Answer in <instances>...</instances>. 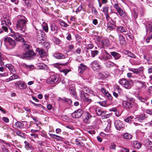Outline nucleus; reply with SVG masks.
Here are the masks:
<instances>
[{"instance_id":"obj_6","label":"nucleus","mask_w":152,"mask_h":152,"mask_svg":"<svg viewBox=\"0 0 152 152\" xmlns=\"http://www.w3.org/2000/svg\"><path fill=\"white\" fill-rule=\"evenodd\" d=\"M148 23L146 28L147 30L149 31L150 36L146 39V41L147 43L149 42L150 40L152 38V22H149Z\"/></svg>"},{"instance_id":"obj_21","label":"nucleus","mask_w":152,"mask_h":152,"mask_svg":"<svg viewBox=\"0 0 152 152\" xmlns=\"http://www.w3.org/2000/svg\"><path fill=\"white\" fill-rule=\"evenodd\" d=\"M71 85H72V86L70 87L69 91L71 94L73 96H75L76 95V92L74 83L72 82Z\"/></svg>"},{"instance_id":"obj_38","label":"nucleus","mask_w":152,"mask_h":152,"mask_svg":"<svg viewBox=\"0 0 152 152\" xmlns=\"http://www.w3.org/2000/svg\"><path fill=\"white\" fill-rule=\"evenodd\" d=\"M133 145L134 148L136 149H139L141 147L142 144L137 141H135L133 142Z\"/></svg>"},{"instance_id":"obj_10","label":"nucleus","mask_w":152,"mask_h":152,"mask_svg":"<svg viewBox=\"0 0 152 152\" xmlns=\"http://www.w3.org/2000/svg\"><path fill=\"white\" fill-rule=\"evenodd\" d=\"M134 82L136 83L137 87L139 89H144L146 87V85L145 82L137 80H135Z\"/></svg>"},{"instance_id":"obj_51","label":"nucleus","mask_w":152,"mask_h":152,"mask_svg":"<svg viewBox=\"0 0 152 152\" xmlns=\"http://www.w3.org/2000/svg\"><path fill=\"white\" fill-rule=\"evenodd\" d=\"M127 54L128 56H129L131 58H135L136 57V56L134 54L132 53L131 52L129 51H127Z\"/></svg>"},{"instance_id":"obj_63","label":"nucleus","mask_w":152,"mask_h":152,"mask_svg":"<svg viewBox=\"0 0 152 152\" xmlns=\"http://www.w3.org/2000/svg\"><path fill=\"white\" fill-rule=\"evenodd\" d=\"M81 49L80 48H78L76 50L75 53L76 54H79L81 53Z\"/></svg>"},{"instance_id":"obj_27","label":"nucleus","mask_w":152,"mask_h":152,"mask_svg":"<svg viewBox=\"0 0 152 152\" xmlns=\"http://www.w3.org/2000/svg\"><path fill=\"white\" fill-rule=\"evenodd\" d=\"M101 91L104 95L107 96L110 100H112V97L110 94L107 91H106L104 88H102Z\"/></svg>"},{"instance_id":"obj_44","label":"nucleus","mask_w":152,"mask_h":152,"mask_svg":"<svg viewBox=\"0 0 152 152\" xmlns=\"http://www.w3.org/2000/svg\"><path fill=\"white\" fill-rule=\"evenodd\" d=\"M116 29L118 31L122 33L126 32L124 28L122 26H117Z\"/></svg>"},{"instance_id":"obj_22","label":"nucleus","mask_w":152,"mask_h":152,"mask_svg":"<svg viewBox=\"0 0 152 152\" xmlns=\"http://www.w3.org/2000/svg\"><path fill=\"white\" fill-rule=\"evenodd\" d=\"M87 68V66L83 64H81L78 67V71L80 74H82Z\"/></svg>"},{"instance_id":"obj_13","label":"nucleus","mask_w":152,"mask_h":152,"mask_svg":"<svg viewBox=\"0 0 152 152\" xmlns=\"http://www.w3.org/2000/svg\"><path fill=\"white\" fill-rule=\"evenodd\" d=\"M4 42L8 43L12 47V48H14L16 45L15 41L9 37H6L4 39Z\"/></svg>"},{"instance_id":"obj_5","label":"nucleus","mask_w":152,"mask_h":152,"mask_svg":"<svg viewBox=\"0 0 152 152\" xmlns=\"http://www.w3.org/2000/svg\"><path fill=\"white\" fill-rule=\"evenodd\" d=\"M36 34L38 37V39L41 41V43H42L45 41L44 38L45 36L44 32L42 30H39L36 31Z\"/></svg>"},{"instance_id":"obj_25","label":"nucleus","mask_w":152,"mask_h":152,"mask_svg":"<svg viewBox=\"0 0 152 152\" xmlns=\"http://www.w3.org/2000/svg\"><path fill=\"white\" fill-rule=\"evenodd\" d=\"M145 146L151 150H152V142L148 139L145 140Z\"/></svg>"},{"instance_id":"obj_47","label":"nucleus","mask_w":152,"mask_h":152,"mask_svg":"<svg viewBox=\"0 0 152 152\" xmlns=\"http://www.w3.org/2000/svg\"><path fill=\"white\" fill-rule=\"evenodd\" d=\"M76 144L79 146L83 147L84 146V144L81 141L79 140L78 139H76L75 140Z\"/></svg>"},{"instance_id":"obj_23","label":"nucleus","mask_w":152,"mask_h":152,"mask_svg":"<svg viewBox=\"0 0 152 152\" xmlns=\"http://www.w3.org/2000/svg\"><path fill=\"white\" fill-rule=\"evenodd\" d=\"M86 54L87 55V54L90 52L91 53V56L92 57L94 58L95 56H97L99 53V52L98 50H86Z\"/></svg>"},{"instance_id":"obj_52","label":"nucleus","mask_w":152,"mask_h":152,"mask_svg":"<svg viewBox=\"0 0 152 152\" xmlns=\"http://www.w3.org/2000/svg\"><path fill=\"white\" fill-rule=\"evenodd\" d=\"M103 12L105 14L106 13H108V11L109 9V8L107 7H103Z\"/></svg>"},{"instance_id":"obj_62","label":"nucleus","mask_w":152,"mask_h":152,"mask_svg":"<svg viewBox=\"0 0 152 152\" xmlns=\"http://www.w3.org/2000/svg\"><path fill=\"white\" fill-rule=\"evenodd\" d=\"M3 121L6 123H8L9 121V118L7 117H3L2 118Z\"/></svg>"},{"instance_id":"obj_55","label":"nucleus","mask_w":152,"mask_h":152,"mask_svg":"<svg viewBox=\"0 0 152 152\" xmlns=\"http://www.w3.org/2000/svg\"><path fill=\"white\" fill-rule=\"evenodd\" d=\"M133 117V116H129L125 120V121L128 123H130L132 121V119Z\"/></svg>"},{"instance_id":"obj_1","label":"nucleus","mask_w":152,"mask_h":152,"mask_svg":"<svg viewBox=\"0 0 152 152\" xmlns=\"http://www.w3.org/2000/svg\"><path fill=\"white\" fill-rule=\"evenodd\" d=\"M18 18V19L16 22V28L18 30L23 31L26 28V24L28 20L24 16H19Z\"/></svg>"},{"instance_id":"obj_20","label":"nucleus","mask_w":152,"mask_h":152,"mask_svg":"<svg viewBox=\"0 0 152 152\" xmlns=\"http://www.w3.org/2000/svg\"><path fill=\"white\" fill-rule=\"evenodd\" d=\"M15 86L16 87L20 89H24L27 88L26 84L24 83H22L20 81L17 82Z\"/></svg>"},{"instance_id":"obj_8","label":"nucleus","mask_w":152,"mask_h":152,"mask_svg":"<svg viewBox=\"0 0 152 152\" xmlns=\"http://www.w3.org/2000/svg\"><path fill=\"white\" fill-rule=\"evenodd\" d=\"M10 36L13 37L17 41H20L22 42H25V41L21 35L18 33H13L12 34H10Z\"/></svg>"},{"instance_id":"obj_29","label":"nucleus","mask_w":152,"mask_h":152,"mask_svg":"<svg viewBox=\"0 0 152 152\" xmlns=\"http://www.w3.org/2000/svg\"><path fill=\"white\" fill-rule=\"evenodd\" d=\"M139 99L142 102L145 103L146 105L148 106V105L150 102L149 98L146 97L144 98L141 97L139 98Z\"/></svg>"},{"instance_id":"obj_34","label":"nucleus","mask_w":152,"mask_h":152,"mask_svg":"<svg viewBox=\"0 0 152 152\" xmlns=\"http://www.w3.org/2000/svg\"><path fill=\"white\" fill-rule=\"evenodd\" d=\"M122 136L124 139L129 140L131 139L132 137V136L131 134L128 133H123L122 134Z\"/></svg>"},{"instance_id":"obj_9","label":"nucleus","mask_w":152,"mask_h":152,"mask_svg":"<svg viewBox=\"0 0 152 152\" xmlns=\"http://www.w3.org/2000/svg\"><path fill=\"white\" fill-rule=\"evenodd\" d=\"M83 113V111L82 110H77L72 114L71 116L73 118H78L82 116Z\"/></svg>"},{"instance_id":"obj_2","label":"nucleus","mask_w":152,"mask_h":152,"mask_svg":"<svg viewBox=\"0 0 152 152\" xmlns=\"http://www.w3.org/2000/svg\"><path fill=\"white\" fill-rule=\"evenodd\" d=\"M119 83L126 88H131L132 82L125 78L121 79L118 81Z\"/></svg>"},{"instance_id":"obj_35","label":"nucleus","mask_w":152,"mask_h":152,"mask_svg":"<svg viewBox=\"0 0 152 152\" xmlns=\"http://www.w3.org/2000/svg\"><path fill=\"white\" fill-rule=\"evenodd\" d=\"M131 100H132V105H131V108H132L135 110L137 109L138 107V104L135 102L134 99L132 98Z\"/></svg>"},{"instance_id":"obj_50","label":"nucleus","mask_w":152,"mask_h":152,"mask_svg":"<svg viewBox=\"0 0 152 152\" xmlns=\"http://www.w3.org/2000/svg\"><path fill=\"white\" fill-rule=\"evenodd\" d=\"M70 71V70L68 69H63L60 70V72L64 73L65 75H66L67 73Z\"/></svg>"},{"instance_id":"obj_49","label":"nucleus","mask_w":152,"mask_h":152,"mask_svg":"<svg viewBox=\"0 0 152 152\" xmlns=\"http://www.w3.org/2000/svg\"><path fill=\"white\" fill-rule=\"evenodd\" d=\"M15 126L18 128H21L23 126V124L19 121H18L15 123Z\"/></svg>"},{"instance_id":"obj_28","label":"nucleus","mask_w":152,"mask_h":152,"mask_svg":"<svg viewBox=\"0 0 152 152\" xmlns=\"http://www.w3.org/2000/svg\"><path fill=\"white\" fill-rule=\"evenodd\" d=\"M94 109L98 116L101 115L102 113H104V111L101 110L99 107H96L94 108Z\"/></svg>"},{"instance_id":"obj_60","label":"nucleus","mask_w":152,"mask_h":152,"mask_svg":"<svg viewBox=\"0 0 152 152\" xmlns=\"http://www.w3.org/2000/svg\"><path fill=\"white\" fill-rule=\"evenodd\" d=\"M110 111H113L114 112H116V113H115V114H116V115L117 116H119V115H118H118H117V109L116 108H115V107L112 108L110 109Z\"/></svg>"},{"instance_id":"obj_48","label":"nucleus","mask_w":152,"mask_h":152,"mask_svg":"<svg viewBox=\"0 0 152 152\" xmlns=\"http://www.w3.org/2000/svg\"><path fill=\"white\" fill-rule=\"evenodd\" d=\"M24 3L27 6L31 7V1L30 0H23Z\"/></svg>"},{"instance_id":"obj_26","label":"nucleus","mask_w":152,"mask_h":152,"mask_svg":"<svg viewBox=\"0 0 152 152\" xmlns=\"http://www.w3.org/2000/svg\"><path fill=\"white\" fill-rule=\"evenodd\" d=\"M107 28L110 30H113L116 27V25L115 24L113 21H112L108 23L107 25Z\"/></svg>"},{"instance_id":"obj_56","label":"nucleus","mask_w":152,"mask_h":152,"mask_svg":"<svg viewBox=\"0 0 152 152\" xmlns=\"http://www.w3.org/2000/svg\"><path fill=\"white\" fill-rule=\"evenodd\" d=\"M94 47V45L92 44H90L88 45L85 48L86 49L88 50V49H91Z\"/></svg>"},{"instance_id":"obj_17","label":"nucleus","mask_w":152,"mask_h":152,"mask_svg":"<svg viewBox=\"0 0 152 152\" xmlns=\"http://www.w3.org/2000/svg\"><path fill=\"white\" fill-rule=\"evenodd\" d=\"M144 68L143 66H141L138 69L131 68L129 70L132 72L133 73L137 75L140 74L141 72H143Z\"/></svg>"},{"instance_id":"obj_37","label":"nucleus","mask_w":152,"mask_h":152,"mask_svg":"<svg viewBox=\"0 0 152 152\" xmlns=\"http://www.w3.org/2000/svg\"><path fill=\"white\" fill-rule=\"evenodd\" d=\"M58 22L60 25L63 27L66 28L69 26V25L66 23L64 21L61 20H58Z\"/></svg>"},{"instance_id":"obj_24","label":"nucleus","mask_w":152,"mask_h":152,"mask_svg":"<svg viewBox=\"0 0 152 152\" xmlns=\"http://www.w3.org/2000/svg\"><path fill=\"white\" fill-rule=\"evenodd\" d=\"M53 56L57 59H63L65 58L66 56L63 54L58 53H56L53 54Z\"/></svg>"},{"instance_id":"obj_46","label":"nucleus","mask_w":152,"mask_h":152,"mask_svg":"<svg viewBox=\"0 0 152 152\" xmlns=\"http://www.w3.org/2000/svg\"><path fill=\"white\" fill-rule=\"evenodd\" d=\"M25 144V147L26 149L28 150L29 149H31L32 148L31 145L27 141H25L24 142Z\"/></svg>"},{"instance_id":"obj_11","label":"nucleus","mask_w":152,"mask_h":152,"mask_svg":"<svg viewBox=\"0 0 152 152\" xmlns=\"http://www.w3.org/2000/svg\"><path fill=\"white\" fill-rule=\"evenodd\" d=\"M80 96L81 98L83 99H84L85 101L87 102L88 104L91 102V99L88 98V94H87V93H85L84 91H80Z\"/></svg>"},{"instance_id":"obj_19","label":"nucleus","mask_w":152,"mask_h":152,"mask_svg":"<svg viewBox=\"0 0 152 152\" xmlns=\"http://www.w3.org/2000/svg\"><path fill=\"white\" fill-rule=\"evenodd\" d=\"M92 117L91 114L88 112L86 114L85 116L83 118V121L84 123H89Z\"/></svg>"},{"instance_id":"obj_59","label":"nucleus","mask_w":152,"mask_h":152,"mask_svg":"<svg viewBox=\"0 0 152 152\" xmlns=\"http://www.w3.org/2000/svg\"><path fill=\"white\" fill-rule=\"evenodd\" d=\"M43 28L44 30L46 32H48V28L47 24L46 25L43 26Z\"/></svg>"},{"instance_id":"obj_64","label":"nucleus","mask_w":152,"mask_h":152,"mask_svg":"<svg viewBox=\"0 0 152 152\" xmlns=\"http://www.w3.org/2000/svg\"><path fill=\"white\" fill-rule=\"evenodd\" d=\"M114 7L116 10L117 11L119 10V9H121L119 7V5L117 4H115L114 5Z\"/></svg>"},{"instance_id":"obj_4","label":"nucleus","mask_w":152,"mask_h":152,"mask_svg":"<svg viewBox=\"0 0 152 152\" xmlns=\"http://www.w3.org/2000/svg\"><path fill=\"white\" fill-rule=\"evenodd\" d=\"M111 57V56L106 50H105L104 53L103 55L101 56H99L98 58L102 61H105L110 59Z\"/></svg>"},{"instance_id":"obj_40","label":"nucleus","mask_w":152,"mask_h":152,"mask_svg":"<svg viewBox=\"0 0 152 152\" xmlns=\"http://www.w3.org/2000/svg\"><path fill=\"white\" fill-rule=\"evenodd\" d=\"M117 11L121 17H125L126 16V13L125 12L123 11L122 9H119Z\"/></svg>"},{"instance_id":"obj_7","label":"nucleus","mask_w":152,"mask_h":152,"mask_svg":"<svg viewBox=\"0 0 152 152\" xmlns=\"http://www.w3.org/2000/svg\"><path fill=\"white\" fill-rule=\"evenodd\" d=\"M59 79V76L58 75H53L50 76L47 80V83H56Z\"/></svg>"},{"instance_id":"obj_41","label":"nucleus","mask_w":152,"mask_h":152,"mask_svg":"<svg viewBox=\"0 0 152 152\" xmlns=\"http://www.w3.org/2000/svg\"><path fill=\"white\" fill-rule=\"evenodd\" d=\"M72 82H71L70 81H68L67 80H65L64 79L61 81V83L63 84H65V86L67 87H68L69 86H71V84Z\"/></svg>"},{"instance_id":"obj_30","label":"nucleus","mask_w":152,"mask_h":152,"mask_svg":"<svg viewBox=\"0 0 152 152\" xmlns=\"http://www.w3.org/2000/svg\"><path fill=\"white\" fill-rule=\"evenodd\" d=\"M104 64L105 66L108 68H111L116 66V64L110 61H106Z\"/></svg>"},{"instance_id":"obj_36","label":"nucleus","mask_w":152,"mask_h":152,"mask_svg":"<svg viewBox=\"0 0 152 152\" xmlns=\"http://www.w3.org/2000/svg\"><path fill=\"white\" fill-rule=\"evenodd\" d=\"M101 43L103 47H108L110 45L109 40L107 39H103L102 40Z\"/></svg>"},{"instance_id":"obj_39","label":"nucleus","mask_w":152,"mask_h":152,"mask_svg":"<svg viewBox=\"0 0 152 152\" xmlns=\"http://www.w3.org/2000/svg\"><path fill=\"white\" fill-rule=\"evenodd\" d=\"M37 68L38 69H45L47 67V66L42 63H39L37 64Z\"/></svg>"},{"instance_id":"obj_14","label":"nucleus","mask_w":152,"mask_h":152,"mask_svg":"<svg viewBox=\"0 0 152 152\" xmlns=\"http://www.w3.org/2000/svg\"><path fill=\"white\" fill-rule=\"evenodd\" d=\"M90 64L91 67L94 70H98L101 68V66L98 63V61L96 60L92 61Z\"/></svg>"},{"instance_id":"obj_32","label":"nucleus","mask_w":152,"mask_h":152,"mask_svg":"<svg viewBox=\"0 0 152 152\" xmlns=\"http://www.w3.org/2000/svg\"><path fill=\"white\" fill-rule=\"evenodd\" d=\"M5 66L6 67L8 68L12 73H14V72H15V69L12 64H7Z\"/></svg>"},{"instance_id":"obj_12","label":"nucleus","mask_w":152,"mask_h":152,"mask_svg":"<svg viewBox=\"0 0 152 152\" xmlns=\"http://www.w3.org/2000/svg\"><path fill=\"white\" fill-rule=\"evenodd\" d=\"M114 125L116 129L120 131L123 129L124 125L120 120L115 121L114 123Z\"/></svg>"},{"instance_id":"obj_33","label":"nucleus","mask_w":152,"mask_h":152,"mask_svg":"<svg viewBox=\"0 0 152 152\" xmlns=\"http://www.w3.org/2000/svg\"><path fill=\"white\" fill-rule=\"evenodd\" d=\"M37 53L38 54L41 56H44L45 55V52L44 50L42 48H37L36 50Z\"/></svg>"},{"instance_id":"obj_31","label":"nucleus","mask_w":152,"mask_h":152,"mask_svg":"<svg viewBox=\"0 0 152 152\" xmlns=\"http://www.w3.org/2000/svg\"><path fill=\"white\" fill-rule=\"evenodd\" d=\"M110 53L111 55L112 56L115 60H118L121 57V56L119 53L115 52H111Z\"/></svg>"},{"instance_id":"obj_18","label":"nucleus","mask_w":152,"mask_h":152,"mask_svg":"<svg viewBox=\"0 0 152 152\" xmlns=\"http://www.w3.org/2000/svg\"><path fill=\"white\" fill-rule=\"evenodd\" d=\"M119 42L121 46H125L126 45V42L124 36L121 34H118Z\"/></svg>"},{"instance_id":"obj_61","label":"nucleus","mask_w":152,"mask_h":152,"mask_svg":"<svg viewBox=\"0 0 152 152\" xmlns=\"http://www.w3.org/2000/svg\"><path fill=\"white\" fill-rule=\"evenodd\" d=\"M5 20H6V26L8 27L9 26L11 25V23L10 22V20L9 19H7Z\"/></svg>"},{"instance_id":"obj_42","label":"nucleus","mask_w":152,"mask_h":152,"mask_svg":"<svg viewBox=\"0 0 152 152\" xmlns=\"http://www.w3.org/2000/svg\"><path fill=\"white\" fill-rule=\"evenodd\" d=\"M147 117V115L145 114H142L140 115L138 117V118L139 121L141 122L145 119Z\"/></svg>"},{"instance_id":"obj_54","label":"nucleus","mask_w":152,"mask_h":152,"mask_svg":"<svg viewBox=\"0 0 152 152\" xmlns=\"http://www.w3.org/2000/svg\"><path fill=\"white\" fill-rule=\"evenodd\" d=\"M15 132L17 135L21 137H23L24 136L23 134L20 131L16 130Z\"/></svg>"},{"instance_id":"obj_3","label":"nucleus","mask_w":152,"mask_h":152,"mask_svg":"<svg viewBox=\"0 0 152 152\" xmlns=\"http://www.w3.org/2000/svg\"><path fill=\"white\" fill-rule=\"evenodd\" d=\"M35 53L32 50H30L25 53H23L20 56L21 58L23 59H29L30 57L35 56Z\"/></svg>"},{"instance_id":"obj_58","label":"nucleus","mask_w":152,"mask_h":152,"mask_svg":"<svg viewBox=\"0 0 152 152\" xmlns=\"http://www.w3.org/2000/svg\"><path fill=\"white\" fill-rule=\"evenodd\" d=\"M102 106L105 107L107 103L106 101H103L102 102H98Z\"/></svg>"},{"instance_id":"obj_53","label":"nucleus","mask_w":152,"mask_h":152,"mask_svg":"<svg viewBox=\"0 0 152 152\" xmlns=\"http://www.w3.org/2000/svg\"><path fill=\"white\" fill-rule=\"evenodd\" d=\"M53 41L57 45H58L60 43L61 41L59 39L56 37H54Z\"/></svg>"},{"instance_id":"obj_15","label":"nucleus","mask_w":152,"mask_h":152,"mask_svg":"<svg viewBox=\"0 0 152 152\" xmlns=\"http://www.w3.org/2000/svg\"><path fill=\"white\" fill-rule=\"evenodd\" d=\"M50 30L53 32L54 34H57L59 30V28L54 23L50 24Z\"/></svg>"},{"instance_id":"obj_43","label":"nucleus","mask_w":152,"mask_h":152,"mask_svg":"<svg viewBox=\"0 0 152 152\" xmlns=\"http://www.w3.org/2000/svg\"><path fill=\"white\" fill-rule=\"evenodd\" d=\"M137 78L138 79L140 80H144L146 79V77L145 75L144 74L143 72L142 74H138L137 76H136Z\"/></svg>"},{"instance_id":"obj_16","label":"nucleus","mask_w":152,"mask_h":152,"mask_svg":"<svg viewBox=\"0 0 152 152\" xmlns=\"http://www.w3.org/2000/svg\"><path fill=\"white\" fill-rule=\"evenodd\" d=\"M132 98H128L127 101H125L123 102V106L124 107L126 108H131Z\"/></svg>"},{"instance_id":"obj_57","label":"nucleus","mask_w":152,"mask_h":152,"mask_svg":"<svg viewBox=\"0 0 152 152\" xmlns=\"http://www.w3.org/2000/svg\"><path fill=\"white\" fill-rule=\"evenodd\" d=\"M23 48L25 50H30V45H29L24 44H23Z\"/></svg>"},{"instance_id":"obj_45","label":"nucleus","mask_w":152,"mask_h":152,"mask_svg":"<svg viewBox=\"0 0 152 152\" xmlns=\"http://www.w3.org/2000/svg\"><path fill=\"white\" fill-rule=\"evenodd\" d=\"M82 91H84V92L86 91L87 94L88 93H89L93 94L94 93V91L93 90L90 89L88 88L87 87H85L83 88Z\"/></svg>"}]
</instances>
